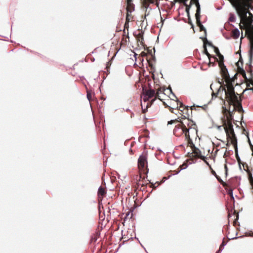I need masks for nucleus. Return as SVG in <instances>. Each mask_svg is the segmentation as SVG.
<instances>
[{
    "label": "nucleus",
    "instance_id": "obj_1",
    "mask_svg": "<svg viewBox=\"0 0 253 253\" xmlns=\"http://www.w3.org/2000/svg\"><path fill=\"white\" fill-rule=\"evenodd\" d=\"M224 130L226 133L227 136L231 138L232 143L234 146L237 147V140L234 133L233 129V125L231 122L228 121L224 122Z\"/></svg>",
    "mask_w": 253,
    "mask_h": 253
},
{
    "label": "nucleus",
    "instance_id": "obj_2",
    "mask_svg": "<svg viewBox=\"0 0 253 253\" xmlns=\"http://www.w3.org/2000/svg\"><path fill=\"white\" fill-rule=\"evenodd\" d=\"M237 13L241 18L246 19L247 14L253 16V14L248 11V5L247 4L239 3L237 5H234Z\"/></svg>",
    "mask_w": 253,
    "mask_h": 253
},
{
    "label": "nucleus",
    "instance_id": "obj_3",
    "mask_svg": "<svg viewBox=\"0 0 253 253\" xmlns=\"http://www.w3.org/2000/svg\"><path fill=\"white\" fill-rule=\"evenodd\" d=\"M196 6L197 7L196 13L195 14V17L196 19V23L198 26L199 27L201 31H204L205 33H206V29L205 27L202 24L200 20V12H201V7L200 5L198 0H196Z\"/></svg>",
    "mask_w": 253,
    "mask_h": 253
},
{
    "label": "nucleus",
    "instance_id": "obj_4",
    "mask_svg": "<svg viewBox=\"0 0 253 253\" xmlns=\"http://www.w3.org/2000/svg\"><path fill=\"white\" fill-rule=\"evenodd\" d=\"M217 56L218 57L219 59L218 63L219 66L220 67L222 77L225 79H228L230 78L229 74L228 73L227 69L223 63V56L221 54H220L219 55Z\"/></svg>",
    "mask_w": 253,
    "mask_h": 253
},
{
    "label": "nucleus",
    "instance_id": "obj_5",
    "mask_svg": "<svg viewBox=\"0 0 253 253\" xmlns=\"http://www.w3.org/2000/svg\"><path fill=\"white\" fill-rule=\"evenodd\" d=\"M190 142L191 143L192 145L191 147L194 155V158H200L203 160H204L205 163L208 165H209L208 162L207 161L205 160V159L206 158V157L202 155L201 151L200 150V149L195 146V145L193 143L192 141Z\"/></svg>",
    "mask_w": 253,
    "mask_h": 253
},
{
    "label": "nucleus",
    "instance_id": "obj_6",
    "mask_svg": "<svg viewBox=\"0 0 253 253\" xmlns=\"http://www.w3.org/2000/svg\"><path fill=\"white\" fill-rule=\"evenodd\" d=\"M222 90L225 91L226 97L230 100L235 96L234 88L232 85L228 86L227 90L225 89V87H223Z\"/></svg>",
    "mask_w": 253,
    "mask_h": 253
},
{
    "label": "nucleus",
    "instance_id": "obj_7",
    "mask_svg": "<svg viewBox=\"0 0 253 253\" xmlns=\"http://www.w3.org/2000/svg\"><path fill=\"white\" fill-rule=\"evenodd\" d=\"M180 126L181 131H182V134L185 133L186 138L188 139L189 142H192V140L190 139L189 135V130L191 127L187 128L186 125L183 122H181V126Z\"/></svg>",
    "mask_w": 253,
    "mask_h": 253
},
{
    "label": "nucleus",
    "instance_id": "obj_8",
    "mask_svg": "<svg viewBox=\"0 0 253 253\" xmlns=\"http://www.w3.org/2000/svg\"><path fill=\"white\" fill-rule=\"evenodd\" d=\"M145 164H147V157L145 155H141L138 159V166L139 167L144 168Z\"/></svg>",
    "mask_w": 253,
    "mask_h": 253
},
{
    "label": "nucleus",
    "instance_id": "obj_9",
    "mask_svg": "<svg viewBox=\"0 0 253 253\" xmlns=\"http://www.w3.org/2000/svg\"><path fill=\"white\" fill-rule=\"evenodd\" d=\"M144 95L147 96L148 98H152L156 95L155 91L154 89H143Z\"/></svg>",
    "mask_w": 253,
    "mask_h": 253
},
{
    "label": "nucleus",
    "instance_id": "obj_10",
    "mask_svg": "<svg viewBox=\"0 0 253 253\" xmlns=\"http://www.w3.org/2000/svg\"><path fill=\"white\" fill-rule=\"evenodd\" d=\"M173 133L176 136H180L182 134L181 126L179 125L176 126L173 129Z\"/></svg>",
    "mask_w": 253,
    "mask_h": 253
},
{
    "label": "nucleus",
    "instance_id": "obj_11",
    "mask_svg": "<svg viewBox=\"0 0 253 253\" xmlns=\"http://www.w3.org/2000/svg\"><path fill=\"white\" fill-rule=\"evenodd\" d=\"M240 36V31L238 28H235L232 31V36L234 39H238Z\"/></svg>",
    "mask_w": 253,
    "mask_h": 253
},
{
    "label": "nucleus",
    "instance_id": "obj_12",
    "mask_svg": "<svg viewBox=\"0 0 253 253\" xmlns=\"http://www.w3.org/2000/svg\"><path fill=\"white\" fill-rule=\"evenodd\" d=\"M106 193L105 190L102 186H100L98 189V194L99 195L104 196Z\"/></svg>",
    "mask_w": 253,
    "mask_h": 253
},
{
    "label": "nucleus",
    "instance_id": "obj_13",
    "mask_svg": "<svg viewBox=\"0 0 253 253\" xmlns=\"http://www.w3.org/2000/svg\"><path fill=\"white\" fill-rule=\"evenodd\" d=\"M204 42V53L206 55H207L208 57H209V58L210 59V58L211 57V55L208 51V50H207V46H206V42Z\"/></svg>",
    "mask_w": 253,
    "mask_h": 253
},
{
    "label": "nucleus",
    "instance_id": "obj_14",
    "mask_svg": "<svg viewBox=\"0 0 253 253\" xmlns=\"http://www.w3.org/2000/svg\"><path fill=\"white\" fill-rule=\"evenodd\" d=\"M226 245V243L224 242V240H223L221 244L219 247V249L218 251L216 253H220L223 250L224 247Z\"/></svg>",
    "mask_w": 253,
    "mask_h": 253
},
{
    "label": "nucleus",
    "instance_id": "obj_15",
    "mask_svg": "<svg viewBox=\"0 0 253 253\" xmlns=\"http://www.w3.org/2000/svg\"><path fill=\"white\" fill-rule=\"evenodd\" d=\"M235 20H236V17H235V15L232 13H230L229 14V21L230 22H234L235 21Z\"/></svg>",
    "mask_w": 253,
    "mask_h": 253
},
{
    "label": "nucleus",
    "instance_id": "obj_16",
    "mask_svg": "<svg viewBox=\"0 0 253 253\" xmlns=\"http://www.w3.org/2000/svg\"><path fill=\"white\" fill-rule=\"evenodd\" d=\"M227 193L230 196L231 199L232 200H233V201L234 202V196H233V190L232 189H229L228 190V192H227Z\"/></svg>",
    "mask_w": 253,
    "mask_h": 253
},
{
    "label": "nucleus",
    "instance_id": "obj_17",
    "mask_svg": "<svg viewBox=\"0 0 253 253\" xmlns=\"http://www.w3.org/2000/svg\"><path fill=\"white\" fill-rule=\"evenodd\" d=\"M139 37L138 39V41L140 42L141 43H143V37L142 33H139L138 34Z\"/></svg>",
    "mask_w": 253,
    "mask_h": 253
},
{
    "label": "nucleus",
    "instance_id": "obj_18",
    "mask_svg": "<svg viewBox=\"0 0 253 253\" xmlns=\"http://www.w3.org/2000/svg\"><path fill=\"white\" fill-rule=\"evenodd\" d=\"M249 179L250 183H251L252 187L253 189V177L252 173H251L250 174Z\"/></svg>",
    "mask_w": 253,
    "mask_h": 253
},
{
    "label": "nucleus",
    "instance_id": "obj_19",
    "mask_svg": "<svg viewBox=\"0 0 253 253\" xmlns=\"http://www.w3.org/2000/svg\"><path fill=\"white\" fill-rule=\"evenodd\" d=\"M216 177L217 178V179L218 180V181L221 184H222L224 186H225V185L226 184L221 179V178L220 177H219L217 175H216Z\"/></svg>",
    "mask_w": 253,
    "mask_h": 253
},
{
    "label": "nucleus",
    "instance_id": "obj_20",
    "mask_svg": "<svg viewBox=\"0 0 253 253\" xmlns=\"http://www.w3.org/2000/svg\"><path fill=\"white\" fill-rule=\"evenodd\" d=\"M241 74L243 76V77L247 78L246 74L245 71L243 69V68H241L240 71Z\"/></svg>",
    "mask_w": 253,
    "mask_h": 253
},
{
    "label": "nucleus",
    "instance_id": "obj_21",
    "mask_svg": "<svg viewBox=\"0 0 253 253\" xmlns=\"http://www.w3.org/2000/svg\"><path fill=\"white\" fill-rule=\"evenodd\" d=\"M206 41H205L206 42V44L207 43L209 46L213 47H214V45H213L212 43L209 41H208L207 39L205 38Z\"/></svg>",
    "mask_w": 253,
    "mask_h": 253
},
{
    "label": "nucleus",
    "instance_id": "obj_22",
    "mask_svg": "<svg viewBox=\"0 0 253 253\" xmlns=\"http://www.w3.org/2000/svg\"><path fill=\"white\" fill-rule=\"evenodd\" d=\"M213 48H214V52L216 53V55H218L220 54H221L219 52L218 48L217 47L214 46V47H213Z\"/></svg>",
    "mask_w": 253,
    "mask_h": 253
},
{
    "label": "nucleus",
    "instance_id": "obj_23",
    "mask_svg": "<svg viewBox=\"0 0 253 253\" xmlns=\"http://www.w3.org/2000/svg\"><path fill=\"white\" fill-rule=\"evenodd\" d=\"M188 165H185V167L184 168H181L179 170L176 171V172L175 173V174H178L181 171V170L186 169ZM173 175H174V174H173Z\"/></svg>",
    "mask_w": 253,
    "mask_h": 253
},
{
    "label": "nucleus",
    "instance_id": "obj_24",
    "mask_svg": "<svg viewBox=\"0 0 253 253\" xmlns=\"http://www.w3.org/2000/svg\"><path fill=\"white\" fill-rule=\"evenodd\" d=\"M221 88H222L221 85H220L219 88H218L217 92L216 93H215L214 92L212 93V97H213V96H215L216 97L217 96V94H218V93L221 89Z\"/></svg>",
    "mask_w": 253,
    "mask_h": 253
},
{
    "label": "nucleus",
    "instance_id": "obj_25",
    "mask_svg": "<svg viewBox=\"0 0 253 253\" xmlns=\"http://www.w3.org/2000/svg\"><path fill=\"white\" fill-rule=\"evenodd\" d=\"M190 7H191V5L187 6V7H186L185 11L187 14L188 16H189V11H190Z\"/></svg>",
    "mask_w": 253,
    "mask_h": 253
},
{
    "label": "nucleus",
    "instance_id": "obj_26",
    "mask_svg": "<svg viewBox=\"0 0 253 253\" xmlns=\"http://www.w3.org/2000/svg\"><path fill=\"white\" fill-rule=\"evenodd\" d=\"M86 96H87V98L88 99V100L89 101H90V100L91 99V93L87 91Z\"/></svg>",
    "mask_w": 253,
    "mask_h": 253
},
{
    "label": "nucleus",
    "instance_id": "obj_27",
    "mask_svg": "<svg viewBox=\"0 0 253 253\" xmlns=\"http://www.w3.org/2000/svg\"><path fill=\"white\" fill-rule=\"evenodd\" d=\"M175 121H177L176 120H171L168 122V125H171L173 124Z\"/></svg>",
    "mask_w": 253,
    "mask_h": 253
},
{
    "label": "nucleus",
    "instance_id": "obj_28",
    "mask_svg": "<svg viewBox=\"0 0 253 253\" xmlns=\"http://www.w3.org/2000/svg\"><path fill=\"white\" fill-rule=\"evenodd\" d=\"M238 108H239V111H243V107H242V106L241 103H239L238 104Z\"/></svg>",
    "mask_w": 253,
    "mask_h": 253
},
{
    "label": "nucleus",
    "instance_id": "obj_29",
    "mask_svg": "<svg viewBox=\"0 0 253 253\" xmlns=\"http://www.w3.org/2000/svg\"><path fill=\"white\" fill-rule=\"evenodd\" d=\"M141 106H142V112L143 113H146V111H147L148 105L146 106V108H145V109L143 108L142 104H141Z\"/></svg>",
    "mask_w": 253,
    "mask_h": 253
},
{
    "label": "nucleus",
    "instance_id": "obj_30",
    "mask_svg": "<svg viewBox=\"0 0 253 253\" xmlns=\"http://www.w3.org/2000/svg\"><path fill=\"white\" fill-rule=\"evenodd\" d=\"M149 99H150V98H148V97L147 96H145V95H144V96L143 98V101L144 102H147Z\"/></svg>",
    "mask_w": 253,
    "mask_h": 253
},
{
    "label": "nucleus",
    "instance_id": "obj_31",
    "mask_svg": "<svg viewBox=\"0 0 253 253\" xmlns=\"http://www.w3.org/2000/svg\"><path fill=\"white\" fill-rule=\"evenodd\" d=\"M188 157H189L190 158L194 157V155L193 152H192V153H188Z\"/></svg>",
    "mask_w": 253,
    "mask_h": 253
},
{
    "label": "nucleus",
    "instance_id": "obj_32",
    "mask_svg": "<svg viewBox=\"0 0 253 253\" xmlns=\"http://www.w3.org/2000/svg\"><path fill=\"white\" fill-rule=\"evenodd\" d=\"M188 0H183V4L186 6L187 7V6H190V5H188L187 4V1Z\"/></svg>",
    "mask_w": 253,
    "mask_h": 253
},
{
    "label": "nucleus",
    "instance_id": "obj_33",
    "mask_svg": "<svg viewBox=\"0 0 253 253\" xmlns=\"http://www.w3.org/2000/svg\"><path fill=\"white\" fill-rule=\"evenodd\" d=\"M224 169H225V174H226V175H227V170H228V169H227V166L226 165H224Z\"/></svg>",
    "mask_w": 253,
    "mask_h": 253
},
{
    "label": "nucleus",
    "instance_id": "obj_34",
    "mask_svg": "<svg viewBox=\"0 0 253 253\" xmlns=\"http://www.w3.org/2000/svg\"><path fill=\"white\" fill-rule=\"evenodd\" d=\"M217 128L219 131H221L222 130V126H217Z\"/></svg>",
    "mask_w": 253,
    "mask_h": 253
},
{
    "label": "nucleus",
    "instance_id": "obj_35",
    "mask_svg": "<svg viewBox=\"0 0 253 253\" xmlns=\"http://www.w3.org/2000/svg\"><path fill=\"white\" fill-rule=\"evenodd\" d=\"M170 91L171 93L172 94V96H173L174 98H177V97H176V96L175 95V94L172 92V90H171V88L170 89Z\"/></svg>",
    "mask_w": 253,
    "mask_h": 253
},
{
    "label": "nucleus",
    "instance_id": "obj_36",
    "mask_svg": "<svg viewBox=\"0 0 253 253\" xmlns=\"http://www.w3.org/2000/svg\"><path fill=\"white\" fill-rule=\"evenodd\" d=\"M248 141H249V144L250 145L251 148H253V145L252 144L251 140H250V139L249 138Z\"/></svg>",
    "mask_w": 253,
    "mask_h": 253
},
{
    "label": "nucleus",
    "instance_id": "obj_37",
    "mask_svg": "<svg viewBox=\"0 0 253 253\" xmlns=\"http://www.w3.org/2000/svg\"><path fill=\"white\" fill-rule=\"evenodd\" d=\"M132 0H127V3L128 4H130L131 2H132Z\"/></svg>",
    "mask_w": 253,
    "mask_h": 253
},
{
    "label": "nucleus",
    "instance_id": "obj_38",
    "mask_svg": "<svg viewBox=\"0 0 253 253\" xmlns=\"http://www.w3.org/2000/svg\"><path fill=\"white\" fill-rule=\"evenodd\" d=\"M236 155H237V160L239 161L240 160V157H239V155H238L237 153H236Z\"/></svg>",
    "mask_w": 253,
    "mask_h": 253
},
{
    "label": "nucleus",
    "instance_id": "obj_39",
    "mask_svg": "<svg viewBox=\"0 0 253 253\" xmlns=\"http://www.w3.org/2000/svg\"><path fill=\"white\" fill-rule=\"evenodd\" d=\"M241 237H242V236H240V237H234V238H231L230 239H232V240H234V239H237L238 238H241Z\"/></svg>",
    "mask_w": 253,
    "mask_h": 253
},
{
    "label": "nucleus",
    "instance_id": "obj_40",
    "mask_svg": "<svg viewBox=\"0 0 253 253\" xmlns=\"http://www.w3.org/2000/svg\"><path fill=\"white\" fill-rule=\"evenodd\" d=\"M134 9L133 8L132 10H129L128 9H127V12H130V13H131L132 12V11H134Z\"/></svg>",
    "mask_w": 253,
    "mask_h": 253
},
{
    "label": "nucleus",
    "instance_id": "obj_41",
    "mask_svg": "<svg viewBox=\"0 0 253 253\" xmlns=\"http://www.w3.org/2000/svg\"><path fill=\"white\" fill-rule=\"evenodd\" d=\"M185 165H187L186 164H184L180 166V169L181 168H184L185 167Z\"/></svg>",
    "mask_w": 253,
    "mask_h": 253
},
{
    "label": "nucleus",
    "instance_id": "obj_42",
    "mask_svg": "<svg viewBox=\"0 0 253 253\" xmlns=\"http://www.w3.org/2000/svg\"><path fill=\"white\" fill-rule=\"evenodd\" d=\"M161 90H159L157 92V98H159V92H161Z\"/></svg>",
    "mask_w": 253,
    "mask_h": 253
},
{
    "label": "nucleus",
    "instance_id": "obj_43",
    "mask_svg": "<svg viewBox=\"0 0 253 253\" xmlns=\"http://www.w3.org/2000/svg\"><path fill=\"white\" fill-rule=\"evenodd\" d=\"M152 57L153 60H154V61L156 60V58L154 55H152Z\"/></svg>",
    "mask_w": 253,
    "mask_h": 253
},
{
    "label": "nucleus",
    "instance_id": "obj_44",
    "mask_svg": "<svg viewBox=\"0 0 253 253\" xmlns=\"http://www.w3.org/2000/svg\"><path fill=\"white\" fill-rule=\"evenodd\" d=\"M190 24L191 25V28H194V25H193V24L192 23V22H190Z\"/></svg>",
    "mask_w": 253,
    "mask_h": 253
},
{
    "label": "nucleus",
    "instance_id": "obj_45",
    "mask_svg": "<svg viewBox=\"0 0 253 253\" xmlns=\"http://www.w3.org/2000/svg\"><path fill=\"white\" fill-rule=\"evenodd\" d=\"M238 218H239V217H238V215H237L235 220L234 221V222H235L236 220H238Z\"/></svg>",
    "mask_w": 253,
    "mask_h": 253
},
{
    "label": "nucleus",
    "instance_id": "obj_46",
    "mask_svg": "<svg viewBox=\"0 0 253 253\" xmlns=\"http://www.w3.org/2000/svg\"><path fill=\"white\" fill-rule=\"evenodd\" d=\"M145 6V8L147 9L149 7V5H146Z\"/></svg>",
    "mask_w": 253,
    "mask_h": 253
},
{
    "label": "nucleus",
    "instance_id": "obj_47",
    "mask_svg": "<svg viewBox=\"0 0 253 253\" xmlns=\"http://www.w3.org/2000/svg\"><path fill=\"white\" fill-rule=\"evenodd\" d=\"M126 111H130V109H128V108H127V109H126Z\"/></svg>",
    "mask_w": 253,
    "mask_h": 253
},
{
    "label": "nucleus",
    "instance_id": "obj_48",
    "mask_svg": "<svg viewBox=\"0 0 253 253\" xmlns=\"http://www.w3.org/2000/svg\"><path fill=\"white\" fill-rule=\"evenodd\" d=\"M136 55H137V54L136 53H134V56L135 57V59H136Z\"/></svg>",
    "mask_w": 253,
    "mask_h": 253
},
{
    "label": "nucleus",
    "instance_id": "obj_49",
    "mask_svg": "<svg viewBox=\"0 0 253 253\" xmlns=\"http://www.w3.org/2000/svg\"><path fill=\"white\" fill-rule=\"evenodd\" d=\"M249 89L253 92V88H250Z\"/></svg>",
    "mask_w": 253,
    "mask_h": 253
},
{
    "label": "nucleus",
    "instance_id": "obj_50",
    "mask_svg": "<svg viewBox=\"0 0 253 253\" xmlns=\"http://www.w3.org/2000/svg\"><path fill=\"white\" fill-rule=\"evenodd\" d=\"M183 106V104L181 102H180V107H182Z\"/></svg>",
    "mask_w": 253,
    "mask_h": 253
},
{
    "label": "nucleus",
    "instance_id": "obj_51",
    "mask_svg": "<svg viewBox=\"0 0 253 253\" xmlns=\"http://www.w3.org/2000/svg\"><path fill=\"white\" fill-rule=\"evenodd\" d=\"M149 65H150V66H151L152 67H153V65H152V64L151 63H149Z\"/></svg>",
    "mask_w": 253,
    "mask_h": 253
},
{
    "label": "nucleus",
    "instance_id": "obj_52",
    "mask_svg": "<svg viewBox=\"0 0 253 253\" xmlns=\"http://www.w3.org/2000/svg\"><path fill=\"white\" fill-rule=\"evenodd\" d=\"M134 115V113H132L131 114V117H132V116Z\"/></svg>",
    "mask_w": 253,
    "mask_h": 253
},
{
    "label": "nucleus",
    "instance_id": "obj_53",
    "mask_svg": "<svg viewBox=\"0 0 253 253\" xmlns=\"http://www.w3.org/2000/svg\"><path fill=\"white\" fill-rule=\"evenodd\" d=\"M194 107H195V106L194 105V106H191V108L192 109H193V108Z\"/></svg>",
    "mask_w": 253,
    "mask_h": 253
},
{
    "label": "nucleus",
    "instance_id": "obj_54",
    "mask_svg": "<svg viewBox=\"0 0 253 253\" xmlns=\"http://www.w3.org/2000/svg\"><path fill=\"white\" fill-rule=\"evenodd\" d=\"M212 84H211V89H212Z\"/></svg>",
    "mask_w": 253,
    "mask_h": 253
},
{
    "label": "nucleus",
    "instance_id": "obj_55",
    "mask_svg": "<svg viewBox=\"0 0 253 253\" xmlns=\"http://www.w3.org/2000/svg\"><path fill=\"white\" fill-rule=\"evenodd\" d=\"M251 149H252V151H253L252 155H253V148H251Z\"/></svg>",
    "mask_w": 253,
    "mask_h": 253
},
{
    "label": "nucleus",
    "instance_id": "obj_56",
    "mask_svg": "<svg viewBox=\"0 0 253 253\" xmlns=\"http://www.w3.org/2000/svg\"><path fill=\"white\" fill-rule=\"evenodd\" d=\"M161 20H162V22H163L164 20H163L162 18H161Z\"/></svg>",
    "mask_w": 253,
    "mask_h": 253
},
{
    "label": "nucleus",
    "instance_id": "obj_57",
    "mask_svg": "<svg viewBox=\"0 0 253 253\" xmlns=\"http://www.w3.org/2000/svg\"><path fill=\"white\" fill-rule=\"evenodd\" d=\"M213 174H216L215 172L213 171Z\"/></svg>",
    "mask_w": 253,
    "mask_h": 253
},
{
    "label": "nucleus",
    "instance_id": "obj_58",
    "mask_svg": "<svg viewBox=\"0 0 253 253\" xmlns=\"http://www.w3.org/2000/svg\"><path fill=\"white\" fill-rule=\"evenodd\" d=\"M126 20H127V21H129V19L128 18V17H126Z\"/></svg>",
    "mask_w": 253,
    "mask_h": 253
},
{
    "label": "nucleus",
    "instance_id": "obj_59",
    "mask_svg": "<svg viewBox=\"0 0 253 253\" xmlns=\"http://www.w3.org/2000/svg\"><path fill=\"white\" fill-rule=\"evenodd\" d=\"M157 6H158L159 3L158 2H157Z\"/></svg>",
    "mask_w": 253,
    "mask_h": 253
},
{
    "label": "nucleus",
    "instance_id": "obj_60",
    "mask_svg": "<svg viewBox=\"0 0 253 253\" xmlns=\"http://www.w3.org/2000/svg\"><path fill=\"white\" fill-rule=\"evenodd\" d=\"M129 151L130 152H132V150L131 149L129 150Z\"/></svg>",
    "mask_w": 253,
    "mask_h": 253
},
{
    "label": "nucleus",
    "instance_id": "obj_61",
    "mask_svg": "<svg viewBox=\"0 0 253 253\" xmlns=\"http://www.w3.org/2000/svg\"><path fill=\"white\" fill-rule=\"evenodd\" d=\"M149 54H152L151 51H149Z\"/></svg>",
    "mask_w": 253,
    "mask_h": 253
}]
</instances>
